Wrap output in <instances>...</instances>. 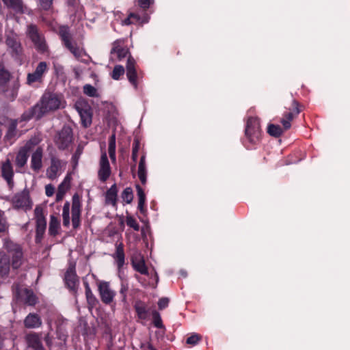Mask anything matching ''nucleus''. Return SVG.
Returning a JSON list of instances; mask_svg holds the SVG:
<instances>
[{
  "instance_id": "1",
  "label": "nucleus",
  "mask_w": 350,
  "mask_h": 350,
  "mask_svg": "<svg viewBox=\"0 0 350 350\" xmlns=\"http://www.w3.org/2000/svg\"><path fill=\"white\" fill-rule=\"evenodd\" d=\"M3 250L0 251V275H7L10 267L18 269L23 265L25 258L22 247L10 240L4 241Z\"/></svg>"
},
{
  "instance_id": "2",
  "label": "nucleus",
  "mask_w": 350,
  "mask_h": 350,
  "mask_svg": "<svg viewBox=\"0 0 350 350\" xmlns=\"http://www.w3.org/2000/svg\"><path fill=\"white\" fill-rule=\"evenodd\" d=\"M66 101L62 94L46 92L32 109V116L40 119L44 114L64 108Z\"/></svg>"
},
{
  "instance_id": "3",
  "label": "nucleus",
  "mask_w": 350,
  "mask_h": 350,
  "mask_svg": "<svg viewBox=\"0 0 350 350\" xmlns=\"http://www.w3.org/2000/svg\"><path fill=\"white\" fill-rule=\"evenodd\" d=\"M304 106L296 100H293L291 105L286 108L280 119L282 126L278 124H269L267 126V133L274 137H280L285 131L291 129L292 122L301 111Z\"/></svg>"
},
{
  "instance_id": "4",
  "label": "nucleus",
  "mask_w": 350,
  "mask_h": 350,
  "mask_svg": "<svg viewBox=\"0 0 350 350\" xmlns=\"http://www.w3.org/2000/svg\"><path fill=\"white\" fill-rule=\"evenodd\" d=\"M262 129L258 117H249L246 120L243 143L247 148H252L262 139Z\"/></svg>"
},
{
  "instance_id": "5",
  "label": "nucleus",
  "mask_w": 350,
  "mask_h": 350,
  "mask_svg": "<svg viewBox=\"0 0 350 350\" xmlns=\"http://www.w3.org/2000/svg\"><path fill=\"white\" fill-rule=\"evenodd\" d=\"M117 20L122 26L137 25L143 26L148 23L150 16L147 12L138 8H130L124 16L122 12H118L116 14Z\"/></svg>"
},
{
  "instance_id": "6",
  "label": "nucleus",
  "mask_w": 350,
  "mask_h": 350,
  "mask_svg": "<svg viewBox=\"0 0 350 350\" xmlns=\"http://www.w3.org/2000/svg\"><path fill=\"white\" fill-rule=\"evenodd\" d=\"M41 139L38 137H33L26 142L25 145L20 148L16 153L14 163L17 172H22V169L26 165L29 157V152L38 145Z\"/></svg>"
},
{
  "instance_id": "7",
  "label": "nucleus",
  "mask_w": 350,
  "mask_h": 350,
  "mask_svg": "<svg viewBox=\"0 0 350 350\" xmlns=\"http://www.w3.org/2000/svg\"><path fill=\"white\" fill-rule=\"evenodd\" d=\"M10 73L0 65V92L14 98L19 88L18 81L10 82Z\"/></svg>"
},
{
  "instance_id": "8",
  "label": "nucleus",
  "mask_w": 350,
  "mask_h": 350,
  "mask_svg": "<svg viewBox=\"0 0 350 350\" xmlns=\"http://www.w3.org/2000/svg\"><path fill=\"white\" fill-rule=\"evenodd\" d=\"M27 35L38 52L44 53L47 51L45 38L36 25L31 24L27 26Z\"/></svg>"
},
{
  "instance_id": "9",
  "label": "nucleus",
  "mask_w": 350,
  "mask_h": 350,
  "mask_svg": "<svg viewBox=\"0 0 350 350\" xmlns=\"http://www.w3.org/2000/svg\"><path fill=\"white\" fill-rule=\"evenodd\" d=\"M5 43L12 56L18 61L20 64H22L24 60V55L23 47L17 36L11 32L7 36Z\"/></svg>"
},
{
  "instance_id": "10",
  "label": "nucleus",
  "mask_w": 350,
  "mask_h": 350,
  "mask_svg": "<svg viewBox=\"0 0 350 350\" xmlns=\"http://www.w3.org/2000/svg\"><path fill=\"white\" fill-rule=\"evenodd\" d=\"M49 70L48 63L46 62H39L34 71L27 74L26 83L29 85H33L35 83H42Z\"/></svg>"
},
{
  "instance_id": "11",
  "label": "nucleus",
  "mask_w": 350,
  "mask_h": 350,
  "mask_svg": "<svg viewBox=\"0 0 350 350\" xmlns=\"http://www.w3.org/2000/svg\"><path fill=\"white\" fill-rule=\"evenodd\" d=\"M72 142V131L70 127H64L55 140V144L59 150L67 149Z\"/></svg>"
},
{
  "instance_id": "12",
  "label": "nucleus",
  "mask_w": 350,
  "mask_h": 350,
  "mask_svg": "<svg viewBox=\"0 0 350 350\" xmlns=\"http://www.w3.org/2000/svg\"><path fill=\"white\" fill-rule=\"evenodd\" d=\"M0 172L2 178L6 181L9 188L12 189L14 187V172L11 160L7 158L0 163Z\"/></svg>"
},
{
  "instance_id": "13",
  "label": "nucleus",
  "mask_w": 350,
  "mask_h": 350,
  "mask_svg": "<svg viewBox=\"0 0 350 350\" xmlns=\"http://www.w3.org/2000/svg\"><path fill=\"white\" fill-rule=\"evenodd\" d=\"M13 292L18 299L23 300L29 306H34L37 303L38 298L36 295L24 286H16Z\"/></svg>"
},
{
  "instance_id": "14",
  "label": "nucleus",
  "mask_w": 350,
  "mask_h": 350,
  "mask_svg": "<svg viewBox=\"0 0 350 350\" xmlns=\"http://www.w3.org/2000/svg\"><path fill=\"white\" fill-rule=\"evenodd\" d=\"M111 174L110 164L105 151L103 152L99 161V169L98 171V179L105 183Z\"/></svg>"
},
{
  "instance_id": "15",
  "label": "nucleus",
  "mask_w": 350,
  "mask_h": 350,
  "mask_svg": "<svg viewBox=\"0 0 350 350\" xmlns=\"http://www.w3.org/2000/svg\"><path fill=\"white\" fill-rule=\"evenodd\" d=\"M12 203L16 208L30 209L31 208V202L30 200L29 192L27 190L14 195L12 199Z\"/></svg>"
},
{
  "instance_id": "16",
  "label": "nucleus",
  "mask_w": 350,
  "mask_h": 350,
  "mask_svg": "<svg viewBox=\"0 0 350 350\" xmlns=\"http://www.w3.org/2000/svg\"><path fill=\"white\" fill-rule=\"evenodd\" d=\"M126 76L129 82L135 88H137V80L142 77L141 72L136 69V62L133 57L129 56L126 62Z\"/></svg>"
},
{
  "instance_id": "17",
  "label": "nucleus",
  "mask_w": 350,
  "mask_h": 350,
  "mask_svg": "<svg viewBox=\"0 0 350 350\" xmlns=\"http://www.w3.org/2000/svg\"><path fill=\"white\" fill-rule=\"evenodd\" d=\"M31 156V168L35 172H39L43 167L44 149L42 146L37 145L32 150Z\"/></svg>"
},
{
  "instance_id": "18",
  "label": "nucleus",
  "mask_w": 350,
  "mask_h": 350,
  "mask_svg": "<svg viewBox=\"0 0 350 350\" xmlns=\"http://www.w3.org/2000/svg\"><path fill=\"white\" fill-rule=\"evenodd\" d=\"M65 166V162L55 157L52 158L51 165L46 170L47 177L51 180L55 179L61 174L62 168H64Z\"/></svg>"
},
{
  "instance_id": "19",
  "label": "nucleus",
  "mask_w": 350,
  "mask_h": 350,
  "mask_svg": "<svg viewBox=\"0 0 350 350\" xmlns=\"http://www.w3.org/2000/svg\"><path fill=\"white\" fill-rule=\"evenodd\" d=\"M81 202L78 195H74L72 202V223L74 228H77L80 225Z\"/></svg>"
},
{
  "instance_id": "20",
  "label": "nucleus",
  "mask_w": 350,
  "mask_h": 350,
  "mask_svg": "<svg viewBox=\"0 0 350 350\" xmlns=\"http://www.w3.org/2000/svg\"><path fill=\"white\" fill-rule=\"evenodd\" d=\"M75 107L80 115L81 123L84 127H88L92 123V113L88 106L83 107L81 103H77Z\"/></svg>"
},
{
  "instance_id": "21",
  "label": "nucleus",
  "mask_w": 350,
  "mask_h": 350,
  "mask_svg": "<svg viewBox=\"0 0 350 350\" xmlns=\"http://www.w3.org/2000/svg\"><path fill=\"white\" fill-rule=\"evenodd\" d=\"M118 269L120 270L122 269L125 262V254L124 250V244L122 242H116V252L113 254Z\"/></svg>"
},
{
  "instance_id": "22",
  "label": "nucleus",
  "mask_w": 350,
  "mask_h": 350,
  "mask_svg": "<svg viewBox=\"0 0 350 350\" xmlns=\"http://www.w3.org/2000/svg\"><path fill=\"white\" fill-rule=\"evenodd\" d=\"M4 4L14 12L23 14L28 12L27 8L24 5L22 0H2Z\"/></svg>"
},
{
  "instance_id": "23",
  "label": "nucleus",
  "mask_w": 350,
  "mask_h": 350,
  "mask_svg": "<svg viewBox=\"0 0 350 350\" xmlns=\"http://www.w3.org/2000/svg\"><path fill=\"white\" fill-rule=\"evenodd\" d=\"M26 341L29 347L34 350H44L41 336L36 333H30L26 336Z\"/></svg>"
},
{
  "instance_id": "24",
  "label": "nucleus",
  "mask_w": 350,
  "mask_h": 350,
  "mask_svg": "<svg viewBox=\"0 0 350 350\" xmlns=\"http://www.w3.org/2000/svg\"><path fill=\"white\" fill-rule=\"evenodd\" d=\"M111 54L116 55L118 60H122L126 57L129 53V49L122 45L121 40H117L113 42L111 51Z\"/></svg>"
},
{
  "instance_id": "25",
  "label": "nucleus",
  "mask_w": 350,
  "mask_h": 350,
  "mask_svg": "<svg viewBox=\"0 0 350 350\" xmlns=\"http://www.w3.org/2000/svg\"><path fill=\"white\" fill-rule=\"evenodd\" d=\"M105 204L111 205L113 207L117 206L118 200V188L116 184H113L105 193Z\"/></svg>"
},
{
  "instance_id": "26",
  "label": "nucleus",
  "mask_w": 350,
  "mask_h": 350,
  "mask_svg": "<svg viewBox=\"0 0 350 350\" xmlns=\"http://www.w3.org/2000/svg\"><path fill=\"white\" fill-rule=\"evenodd\" d=\"M132 265L135 270L142 274H146L148 273V269L144 258L140 254H136L132 257Z\"/></svg>"
},
{
  "instance_id": "27",
  "label": "nucleus",
  "mask_w": 350,
  "mask_h": 350,
  "mask_svg": "<svg viewBox=\"0 0 350 350\" xmlns=\"http://www.w3.org/2000/svg\"><path fill=\"white\" fill-rule=\"evenodd\" d=\"M137 176L142 184L146 185L147 178V169L145 155H142L140 158V161L138 165Z\"/></svg>"
},
{
  "instance_id": "28",
  "label": "nucleus",
  "mask_w": 350,
  "mask_h": 350,
  "mask_svg": "<svg viewBox=\"0 0 350 350\" xmlns=\"http://www.w3.org/2000/svg\"><path fill=\"white\" fill-rule=\"evenodd\" d=\"M98 290L103 302L109 304L113 300L115 293L109 288V286H98Z\"/></svg>"
},
{
  "instance_id": "29",
  "label": "nucleus",
  "mask_w": 350,
  "mask_h": 350,
  "mask_svg": "<svg viewBox=\"0 0 350 350\" xmlns=\"http://www.w3.org/2000/svg\"><path fill=\"white\" fill-rule=\"evenodd\" d=\"M77 280V276L75 273V266L70 264L64 275L65 283L66 284H75Z\"/></svg>"
},
{
  "instance_id": "30",
  "label": "nucleus",
  "mask_w": 350,
  "mask_h": 350,
  "mask_svg": "<svg viewBox=\"0 0 350 350\" xmlns=\"http://www.w3.org/2000/svg\"><path fill=\"white\" fill-rule=\"evenodd\" d=\"M25 325L27 328L38 327L42 324L40 317L35 314H29L25 319Z\"/></svg>"
},
{
  "instance_id": "31",
  "label": "nucleus",
  "mask_w": 350,
  "mask_h": 350,
  "mask_svg": "<svg viewBox=\"0 0 350 350\" xmlns=\"http://www.w3.org/2000/svg\"><path fill=\"white\" fill-rule=\"evenodd\" d=\"M59 228L60 222L59 219L54 215H51L49 221V233L50 235L55 237L59 233Z\"/></svg>"
},
{
  "instance_id": "32",
  "label": "nucleus",
  "mask_w": 350,
  "mask_h": 350,
  "mask_svg": "<svg viewBox=\"0 0 350 350\" xmlns=\"http://www.w3.org/2000/svg\"><path fill=\"white\" fill-rule=\"evenodd\" d=\"M116 134L113 133L109 139L108 152L113 163L116 162Z\"/></svg>"
},
{
  "instance_id": "33",
  "label": "nucleus",
  "mask_w": 350,
  "mask_h": 350,
  "mask_svg": "<svg viewBox=\"0 0 350 350\" xmlns=\"http://www.w3.org/2000/svg\"><path fill=\"white\" fill-rule=\"evenodd\" d=\"M66 48L77 59H79L85 54L83 50L75 42L71 43L70 45H68Z\"/></svg>"
},
{
  "instance_id": "34",
  "label": "nucleus",
  "mask_w": 350,
  "mask_h": 350,
  "mask_svg": "<svg viewBox=\"0 0 350 350\" xmlns=\"http://www.w3.org/2000/svg\"><path fill=\"white\" fill-rule=\"evenodd\" d=\"M63 225L68 227L70 225V204L66 202L63 206L62 211Z\"/></svg>"
},
{
  "instance_id": "35",
  "label": "nucleus",
  "mask_w": 350,
  "mask_h": 350,
  "mask_svg": "<svg viewBox=\"0 0 350 350\" xmlns=\"http://www.w3.org/2000/svg\"><path fill=\"white\" fill-rule=\"evenodd\" d=\"M135 310L140 319H145L147 317V310L145 305L142 302L136 303L135 306Z\"/></svg>"
},
{
  "instance_id": "36",
  "label": "nucleus",
  "mask_w": 350,
  "mask_h": 350,
  "mask_svg": "<svg viewBox=\"0 0 350 350\" xmlns=\"http://www.w3.org/2000/svg\"><path fill=\"white\" fill-rule=\"evenodd\" d=\"M124 68L121 65H117L114 67L111 74V77L114 80H119L122 76L124 74Z\"/></svg>"
},
{
  "instance_id": "37",
  "label": "nucleus",
  "mask_w": 350,
  "mask_h": 350,
  "mask_svg": "<svg viewBox=\"0 0 350 350\" xmlns=\"http://www.w3.org/2000/svg\"><path fill=\"white\" fill-rule=\"evenodd\" d=\"M122 200L126 204H130L133 199V190L131 187H126L122 193Z\"/></svg>"
},
{
  "instance_id": "38",
  "label": "nucleus",
  "mask_w": 350,
  "mask_h": 350,
  "mask_svg": "<svg viewBox=\"0 0 350 350\" xmlns=\"http://www.w3.org/2000/svg\"><path fill=\"white\" fill-rule=\"evenodd\" d=\"M46 221L42 220L36 221V237H42L45 232Z\"/></svg>"
},
{
  "instance_id": "39",
  "label": "nucleus",
  "mask_w": 350,
  "mask_h": 350,
  "mask_svg": "<svg viewBox=\"0 0 350 350\" xmlns=\"http://www.w3.org/2000/svg\"><path fill=\"white\" fill-rule=\"evenodd\" d=\"M70 180L71 178L66 176L63 182L59 185L57 191L65 194L70 188Z\"/></svg>"
},
{
  "instance_id": "40",
  "label": "nucleus",
  "mask_w": 350,
  "mask_h": 350,
  "mask_svg": "<svg viewBox=\"0 0 350 350\" xmlns=\"http://www.w3.org/2000/svg\"><path fill=\"white\" fill-rule=\"evenodd\" d=\"M126 225L130 228H132L135 231L139 230V225L137 223L135 218L131 215H126Z\"/></svg>"
},
{
  "instance_id": "41",
  "label": "nucleus",
  "mask_w": 350,
  "mask_h": 350,
  "mask_svg": "<svg viewBox=\"0 0 350 350\" xmlns=\"http://www.w3.org/2000/svg\"><path fill=\"white\" fill-rule=\"evenodd\" d=\"M152 321L154 323V325L158 328H164V326L162 323V320L160 316V314L159 312L154 310L152 312Z\"/></svg>"
},
{
  "instance_id": "42",
  "label": "nucleus",
  "mask_w": 350,
  "mask_h": 350,
  "mask_svg": "<svg viewBox=\"0 0 350 350\" xmlns=\"http://www.w3.org/2000/svg\"><path fill=\"white\" fill-rule=\"evenodd\" d=\"M138 8L143 9L147 12L151 5L154 3V0H137Z\"/></svg>"
},
{
  "instance_id": "43",
  "label": "nucleus",
  "mask_w": 350,
  "mask_h": 350,
  "mask_svg": "<svg viewBox=\"0 0 350 350\" xmlns=\"http://www.w3.org/2000/svg\"><path fill=\"white\" fill-rule=\"evenodd\" d=\"M83 92L89 96L94 97L96 96L97 90L94 86L87 84L83 87Z\"/></svg>"
},
{
  "instance_id": "44",
  "label": "nucleus",
  "mask_w": 350,
  "mask_h": 350,
  "mask_svg": "<svg viewBox=\"0 0 350 350\" xmlns=\"http://www.w3.org/2000/svg\"><path fill=\"white\" fill-rule=\"evenodd\" d=\"M16 126L17 124L16 122H12L8 128V131L6 135V137L8 139H12L16 135Z\"/></svg>"
},
{
  "instance_id": "45",
  "label": "nucleus",
  "mask_w": 350,
  "mask_h": 350,
  "mask_svg": "<svg viewBox=\"0 0 350 350\" xmlns=\"http://www.w3.org/2000/svg\"><path fill=\"white\" fill-rule=\"evenodd\" d=\"M34 215L36 218V221H41L46 220L44 215V210L42 207L38 206L34 209Z\"/></svg>"
},
{
  "instance_id": "46",
  "label": "nucleus",
  "mask_w": 350,
  "mask_h": 350,
  "mask_svg": "<svg viewBox=\"0 0 350 350\" xmlns=\"http://www.w3.org/2000/svg\"><path fill=\"white\" fill-rule=\"evenodd\" d=\"M202 337L199 334H193L187 339V344L191 345H196L200 340Z\"/></svg>"
},
{
  "instance_id": "47",
  "label": "nucleus",
  "mask_w": 350,
  "mask_h": 350,
  "mask_svg": "<svg viewBox=\"0 0 350 350\" xmlns=\"http://www.w3.org/2000/svg\"><path fill=\"white\" fill-rule=\"evenodd\" d=\"M39 5L41 9L49 10L53 5V0H39Z\"/></svg>"
},
{
  "instance_id": "48",
  "label": "nucleus",
  "mask_w": 350,
  "mask_h": 350,
  "mask_svg": "<svg viewBox=\"0 0 350 350\" xmlns=\"http://www.w3.org/2000/svg\"><path fill=\"white\" fill-rule=\"evenodd\" d=\"M8 229V224L4 217V213L0 210V232H3Z\"/></svg>"
},
{
  "instance_id": "49",
  "label": "nucleus",
  "mask_w": 350,
  "mask_h": 350,
  "mask_svg": "<svg viewBox=\"0 0 350 350\" xmlns=\"http://www.w3.org/2000/svg\"><path fill=\"white\" fill-rule=\"evenodd\" d=\"M170 303V299L168 297H162L159 299L158 308L160 310L166 308Z\"/></svg>"
},
{
  "instance_id": "50",
  "label": "nucleus",
  "mask_w": 350,
  "mask_h": 350,
  "mask_svg": "<svg viewBox=\"0 0 350 350\" xmlns=\"http://www.w3.org/2000/svg\"><path fill=\"white\" fill-rule=\"evenodd\" d=\"M62 38L66 47L73 42H72L70 33L67 31H64L62 33Z\"/></svg>"
},
{
  "instance_id": "51",
  "label": "nucleus",
  "mask_w": 350,
  "mask_h": 350,
  "mask_svg": "<svg viewBox=\"0 0 350 350\" xmlns=\"http://www.w3.org/2000/svg\"><path fill=\"white\" fill-rule=\"evenodd\" d=\"M139 149V144L137 142H135L133 144V149H132V159L134 162L137 161V157H138V151Z\"/></svg>"
},
{
  "instance_id": "52",
  "label": "nucleus",
  "mask_w": 350,
  "mask_h": 350,
  "mask_svg": "<svg viewBox=\"0 0 350 350\" xmlns=\"http://www.w3.org/2000/svg\"><path fill=\"white\" fill-rule=\"evenodd\" d=\"M137 196L139 198V202H141V204L143 203V202H146V195L143 190V189L139 186H136Z\"/></svg>"
},
{
  "instance_id": "53",
  "label": "nucleus",
  "mask_w": 350,
  "mask_h": 350,
  "mask_svg": "<svg viewBox=\"0 0 350 350\" xmlns=\"http://www.w3.org/2000/svg\"><path fill=\"white\" fill-rule=\"evenodd\" d=\"M85 293L89 304H94L95 302V299L93 297L92 293L89 288V286H86Z\"/></svg>"
},
{
  "instance_id": "54",
  "label": "nucleus",
  "mask_w": 350,
  "mask_h": 350,
  "mask_svg": "<svg viewBox=\"0 0 350 350\" xmlns=\"http://www.w3.org/2000/svg\"><path fill=\"white\" fill-rule=\"evenodd\" d=\"M55 188L52 185H47L45 186V193L49 197L52 196L54 194Z\"/></svg>"
},
{
  "instance_id": "55",
  "label": "nucleus",
  "mask_w": 350,
  "mask_h": 350,
  "mask_svg": "<svg viewBox=\"0 0 350 350\" xmlns=\"http://www.w3.org/2000/svg\"><path fill=\"white\" fill-rule=\"evenodd\" d=\"M142 350H157L154 346L149 342L142 343L140 346Z\"/></svg>"
},
{
  "instance_id": "56",
  "label": "nucleus",
  "mask_w": 350,
  "mask_h": 350,
  "mask_svg": "<svg viewBox=\"0 0 350 350\" xmlns=\"http://www.w3.org/2000/svg\"><path fill=\"white\" fill-rule=\"evenodd\" d=\"M66 3L68 6L75 8L79 5V0H66Z\"/></svg>"
},
{
  "instance_id": "57",
  "label": "nucleus",
  "mask_w": 350,
  "mask_h": 350,
  "mask_svg": "<svg viewBox=\"0 0 350 350\" xmlns=\"http://www.w3.org/2000/svg\"><path fill=\"white\" fill-rule=\"evenodd\" d=\"M64 195H65L64 193H60L59 191H57V192L56 193V201L62 200L63 199Z\"/></svg>"
},
{
  "instance_id": "58",
  "label": "nucleus",
  "mask_w": 350,
  "mask_h": 350,
  "mask_svg": "<svg viewBox=\"0 0 350 350\" xmlns=\"http://www.w3.org/2000/svg\"><path fill=\"white\" fill-rule=\"evenodd\" d=\"M144 205H145V202H143L142 204H141V202H138V208L140 210L141 212H144Z\"/></svg>"
},
{
  "instance_id": "59",
  "label": "nucleus",
  "mask_w": 350,
  "mask_h": 350,
  "mask_svg": "<svg viewBox=\"0 0 350 350\" xmlns=\"http://www.w3.org/2000/svg\"><path fill=\"white\" fill-rule=\"evenodd\" d=\"M44 340H45V342H46L47 345H51V338H50L49 334L46 335V336L44 337Z\"/></svg>"
},
{
  "instance_id": "60",
  "label": "nucleus",
  "mask_w": 350,
  "mask_h": 350,
  "mask_svg": "<svg viewBox=\"0 0 350 350\" xmlns=\"http://www.w3.org/2000/svg\"><path fill=\"white\" fill-rule=\"evenodd\" d=\"M81 152H82V150L81 149L80 147H78L75 152V157H79L80 154H81Z\"/></svg>"
},
{
  "instance_id": "61",
  "label": "nucleus",
  "mask_w": 350,
  "mask_h": 350,
  "mask_svg": "<svg viewBox=\"0 0 350 350\" xmlns=\"http://www.w3.org/2000/svg\"><path fill=\"white\" fill-rule=\"evenodd\" d=\"M3 348V339L0 336V350H2Z\"/></svg>"
},
{
  "instance_id": "62",
  "label": "nucleus",
  "mask_w": 350,
  "mask_h": 350,
  "mask_svg": "<svg viewBox=\"0 0 350 350\" xmlns=\"http://www.w3.org/2000/svg\"><path fill=\"white\" fill-rule=\"evenodd\" d=\"M2 136V132H1V130L0 129V138Z\"/></svg>"
}]
</instances>
